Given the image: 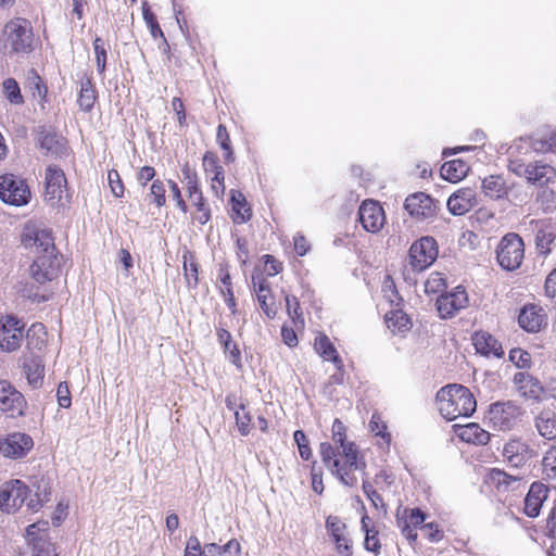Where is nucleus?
<instances>
[{
  "label": "nucleus",
  "instance_id": "nucleus-21",
  "mask_svg": "<svg viewBox=\"0 0 556 556\" xmlns=\"http://www.w3.org/2000/svg\"><path fill=\"white\" fill-rule=\"evenodd\" d=\"M534 455L530 445L520 439H511L503 447L504 459L514 468L525 466Z\"/></svg>",
  "mask_w": 556,
  "mask_h": 556
},
{
  "label": "nucleus",
  "instance_id": "nucleus-38",
  "mask_svg": "<svg viewBox=\"0 0 556 556\" xmlns=\"http://www.w3.org/2000/svg\"><path fill=\"white\" fill-rule=\"evenodd\" d=\"M204 556H240V543L232 539L224 545L216 543L205 544L203 547Z\"/></svg>",
  "mask_w": 556,
  "mask_h": 556
},
{
  "label": "nucleus",
  "instance_id": "nucleus-26",
  "mask_svg": "<svg viewBox=\"0 0 556 556\" xmlns=\"http://www.w3.org/2000/svg\"><path fill=\"white\" fill-rule=\"evenodd\" d=\"M547 495L548 489L545 484L533 482L525 497V514L531 518L538 517Z\"/></svg>",
  "mask_w": 556,
  "mask_h": 556
},
{
  "label": "nucleus",
  "instance_id": "nucleus-48",
  "mask_svg": "<svg viewBox=\"0 0 556 556\" xmlns=\"http://www.w3.org/2000/svg\"><path fill=\"white\" fill-rule=\"evenodd\" d=\"M286 306L287 313L289 317L292 319L293 324L298 326L299 324H304L303 314L301 311L300 302L296 296L287 294L286 298Z\"/></svg>",
  "mask_w": 556,
  "mask_h": 556
},
{
  "label": "nucleus",
  "instance_id": "nucleus-33",
  "mask_svg": "<svg viewBox=\"0 0 556 556\" xmlns=\"http://www.w3.org/2000/svg\"><path fill=\"white\" fill-rule=\"evenodd\" d=\"M314 348L325 361L332 362L336 368H341L343 366V362L338 354L337 349L326 334H319L315 338Z\"/></svg>",
  "mask_w": 556,
  "mask_h": 556
},
{
  "label": "nucleus",
  "instance_id": "nucleus-16",
  "mask_svg": "<svg viewBox=\"0 0 556 556\" xmlns=\"http://www.w3.org/2000/svg\"><path fill=\"white\" fill-rule=\"evenodd\" d=\"M21 321L14 316H5L0 320V348L3 351L12 352L20 348L23 339Z\"/></svg>",
  "mask_w": 556,
  "mask_h": 556
},
{
  "label": "nucleus",
  "instance_id": "nucleus-6",
  "mask_svg": "<svg viewBox=\"0 0 556 556\" xmlns=\"http://www.w3.org/2000/svg\"><path fill=\"white\" fill-rule=\"evenodd\" d=\"M496 261L507 271L518 269L525 257V243L522 238L515 233H506L496 247Z\"/></svg>",
  "mask_w": 556,
  "mask_h": 556
},
{
  "label": "nucleus",
  "instance_id": "nucleus-5",
  "mask_svg": "<svg viewBox=\"0 0 556 556\" xmlns=\"http://www.w3.org/2000/svg\"><path fill=\"white\" fill-rule=\"evenodd\" d=\"M34 34L29 21L21 17L9 21L3 28V49L8 53H29L33 50Z\"/></svg>",
  "mask_w": 556,
  "mask_h": 556
},
{
  "label": "nucleus",
  "instance_id": "nucleus-41",
  "mask_svg": "<svg viewBox=\"0 0 556 556\" xmlns=\"http://www.w3.org/2000/svg\"><path fill=\"white\" fill-rule=\"evenodd\" d=\"M541 469L545 479L556 480V445H549L544 452Z\"/></svg>",
  "mask_w": 556,
  "mask_h": 556
},
{
  "label": "nucleus",
  "instance_id": "nucleus-1",
  "mask_svg": "<svg viewBox=\"0 0 556 556\" xmlns=\"http://www.w3.org/2000/svg\"><path fill=\"white\" fill-rule=\"evenodd\" d=\"M22 244L37 254L30 265V275L36 282L43 285L58 277L62 256L50 230L27 225L22 233Z\"/></svg>",
  "mask_w": 556,
  "mask_h": 556
},
{
  "label": "nucleus",
  "instance_id": "nucleus-35",
  "mask_svg": "<svg viewBox=\"0 0 556 556\" xmlns=\"http://www.w3.org/2000/svg\"><path fill=\"white\" fill-rule=\"evenodd\" d=\"M468 172V164L460 159L445 162L441 167L442 178L451 182H457L462 180L467 176Z\"/></svg>",
  "mask_w": 556,
  "mask_h": 556
},
{
  "label": "nucleus",
  "instance_id": "nucleus-10",
  "mask_svg": "<svg viewBox=\"0 0 556 556\" xmlns=\"http://www.w3.org/2000/svg\"><path fill=\"white\" fill-rule=\"evenodd\" d=\"M331 438L342 448L341 455L343 458H348L349 467L361 468V471L365 473L366 462L361 456L357 445L354 442L346 441V427L338 418L332 424Z\"/></svg>",
  "mask_w": 556,
  "mask_h": 556
},
{
  "label": "nucleus",
  "instance_id": "nucleus-3",
  "mask_svg": "<svg viewBox=\"0 0 556 556\" xmlns=\"http://www.w3.org/2000/svg\"><path fill=\"white\" fill-rule=\"evenodd\" d=\"M46 501L47 494L43 497L37 492L31 495L26 483L18 479L7 481L0 488V509L5 514H14L23 504L29 510L37 511Z\"/></svg>",
  "mask_w": 556,
  "mask_h": 556
},
{
  "label": "nucleus",
  "instance_id": "nucleus-60",
  "mask_svg": "<svg viewBox=\"0 0 556 556\" xmlns=\"http://www.w3.org/2000/svg\"><path fill=\"white\" fill-rule=\"evenodd\" d=\"M402 520H407L414 528L421 526L426 520V514L420 508H412L404 510Z\"/></svg>",
  "mask_w": 556,
  "mask_h": 556
},
{
  "label": "nucleus",
  "instance_id": "nucleus-23",
  "mask_svg": "<svg viewBox=\"0 0 556 556\" xmlns=\"http://www.w3.org/2000/svg\"><path fill=\"white\" fill-rule=\"evenodd\" d=\"M46 199L51 202H58L67 185L65 174L56 165H49L46 169Z\"/></svg>",
  "mask_w": 556,
  "mask_h": 556
},
{
  "label": "nucleus",
  "instance_id": "nucleus-61",
  "mask_svg": "<svg viewBox=\"0 0 556 556\" xmlns=\"http://www.w3.org/2000/svg\"><path fill=\"white\" fill-rule=\"evenodd\" d=\"M108 179H109V185H110V188H111L113 194L116 198L123 197L125 188H124V185H123V181L121 179L118 172L115 169L109 170Z\"/></svg>",
  "mask_w": 556,
  "mask_h": 556
},
{
  "label": "nucleus",
  "instance_id": "nucleus-44",
  "mask_svg": "<svg viewBox=\"0 0 556 556\" xmlns=\"http://www.w3.org/2000/svg\"><path fill=\"white\" fill-rule=\"evenodd\" d=\"M216 142L224 152L225 162L232 163L235 161V154L231 147L230 136L225 125L219 124L216 132Z\"/></svg>",
  "mask_w": 556,
  "mask_h": 556
},
{
  "label": "nucleus",
  "instance_id": "nucleus-50",
  "mask_svg": "<svg viewBox=\"0 0 556 556\" xmlns=\"http://www.w3.org/2000/svg\"><path fill=\"white\" fill-rule=\"evenodd\" d=\"M3 89L7 99L13 104H22L24 102L21 94L20 86L13 78H8L3 81Z\"/></svg>",
  "mask_w": 556,
  "mask_h": 556
},
{
  "label": "nucleus",
  "instance_id": "nucleus-32",
  "mask_svg": "<svg viewBox=\"0 0 556 556\" xmlns=\"http://www.w3.org/2000/svg\"><path fill=\"white\" fill-rule=\"evenodd\" d=\"M23 369L28 384L34 388H40L45 378V365L40 357L33 356L23 364Z\"/></svg>",
  "mask_w": 556,
  "mask_h": 556
},
{
  "label": "nucleus",
  "instance_id": "nucleus-43",
  "mask_svg": "<svg viewBox=\"0 0 556 556\" xmlns=\"http://www.w3.org/2000/svg\"><path fill=\"white\" fill-rule=\"evenodd\" d=\"M26 80L27 87L29 88V90H31L33 96L41 101H45L47 98L48 88L42 78L38 75L37 71L30 68L27 72Z\"/></svg>",
  "mask_w": 556,
  "mask_h": 556
},
{
  "label": "nucleus",
  "instance_id": "nucleus-34",
  "mask_svg": "<svg viewBox=\"0 0 556 556\" xmlns=\"http://www.w3.org/2000/svg\"><path fill=\"white\" fill-rule=\"evenodd\" d=\"M371 520L368 515H363L361 519V528L365 532L364 548L378 556L381 552V543L378 538V530L374 525H370Z\"/></svg>",
  "mask_w": 556,
  "mask_h": 556
},
{
  "label": "nucleus",
  "instance_id": "nucleus-64",
  "mask_svg": "<svg viewBox=\"0 0 556 556\" xmlns=\"http://www.w3.org/2000/svg\"><path fill=\"white\" fill-rule=\"evenodd\" d=\"M541 402L545 400H556V378H548L542 383Z\"/></svg>",
  "mask_w": 556,
  "mask_h": 556
},
{
  "label": "nucleus",
  "instance_id": "nucleus-29",
  "mask_svg": "<svg viewBox=\"0 0 556 556\" xmlns=\"http://www.w3.org/2000/svg\"><path fill=\"white\" fill-rule=\"evenodd\" d=\"M488 478L498 492L517 490L522 483V477L507 473L498 468H492Z\"/></svg>",
  "mask_w": 556,
  "mask_h": 556
},
{
  "label": "nucleus",
  "instance_id": "nucleus-13",
  "mask_svg": "<svg viewBox=\"0 0 556 556\" xmlns=\"http://www.w3.org/2000/svg\"><path fill=\"white\" fill-rule=\"evenodd\" d=\"M404 207L416 220L424 222L435 216L438 204L430 195L416 192L406 198Z\"/></svg>",
  "mask_w": 556,
  "mask_h": 556
},
{
  "label": "nucleus",
  "instance_id": "nucleus-45",
  "mask_svg": "<svg viewBox=\"0 0 556 556\" xmlns=\"http://www.w3.org/2000/svg\"><path fill=\"white\" fill-rule=\"evenodd\" d=\"M49 529L48 521H38L29 525L26 528V538L27 540L35 546L36 543H39L41 540L47 539V531Z\"/></svg>",
  "mask_w": 556,
  "mask_h": 556
},
{
  "label": "nucleus",
  "instance_id": "nucleus-24",
  "mask_svg": "<svg viewBox=\"0 0 556 556\" xmlns=\"http://www.w3.org/2000/svg\"><path fill=\"white\" fill-rule=\"evenodd\" d=\"M513 381L525 399L536 403L541 402L542 382L536 377L525 371H518L514 375Z\"/></svg>",
  "mask_w": 556,
  "mask_h": 556
},
{
  "label": "nucleus",
  "instance_id": "nucleus-7",
  "mask_svg": "<svg viewBox=\"0 0 556 556\" xmlns=\"http://www.w3.org/2000/svg\"><path fill=\"white\" fill-rule=\"evenodd\" d=\"M319 454L324 465L342 484L350 488L357 484V478L354 472L356 470L361 471V468H350L348 458L341 462V459L338 458L337 450L329 442L320 443Z\"/></svg>",
  "mask_w": 556,
  "mask_h": 556
},
{
  "label": "nucleus",
  "instance_id": "nucleus-53",
  "mask_svg": "<svg viewBox=\"0 0 556 556\" xmlns=\"http://www.w3.org/2000/svg\"><path fill=\"white\" fill-rule=\"evenodd\" d=\"M184 270L187 283L189 287H195L198 285V264L194 262L192 256L188 260L187 255H184Z\"/></svg>",
  "mask_w": 556,
  "mask_h": 556
},
{
  "label": "nucleus",
  "instance_id": "nucleus-42",
  "mask_svg": "<svg viewBox=\"0 0 556 556\" xmlns=\"http://www.w3.org/2000/svg\"><path fill=\"white\" fill-rule=\"evenodd\" d=\"M386 324L392 332H404L410 327L408 316L402 311H392L386 315Z\"/></svg>",
  "mask_w": 556,
  "mask_h": 556
},
{
  "label": "nucleus",
  "instance_id": "nucleus-30",
  "mask_svg": "<svg viewBox=\"0 0 556 556\" xmlns=\"http://www.w3.org/2000/svg\"><path fill=\"white\" fill-rule=\"evenodd\" d=\"M252 281L262 311L268 318H275L277 309L273 303H268V300L270 299L269 283L266 281V279L254 276L252 277Z\"/></svg>",
  "mask_w": 556,
  "mask_h": 556
},
{
  "label": "nucleus",
  "instance_id": "nucleus-12",
  "mask_svg": "<svg viewBox=\"0 0 556 556\" xmlns=\"http://www.w3.org/2000/svg\"><path fill=\"white\" fill-rule=\"evenodd\" d=\"M326 530L334 543L339 556H353V543L349 536L348 526L340 517L328 516L326 519Z\"/></svg>",
  "mask_w": 556,
  "mask_h": 556
},
{
  "label": "nucleus",
  "instance_id": "nucleus-36",
  "mask_svg": "<svg viewBox=\"0 0 556 556\" xmlns=\"http://www.w3.org/2000/svg\"><path fill=\"white\" fill-rule=\"evenodd\" d=\"M458 437L463 441L476 445H484L490 441V433L473 422L462 427Z\"/></svg>",
  "mask_w": 556,
  "mask_h": 556
},
{
  "label": "nucleus",
  "instance_id": "nucleus-17",
  "mask_svg": "<svg viewBox=\"0 0 556 556\" xmlns=\"http://www.w3.org/2000/svg\"><path fill=\"white\" fill-rule=\"evenodd\" d=\"M358 220L368 232H378L386 223L382 206L374 200H365L358 208Z\"/></svg>",
  "mask_w": 556,
  "mask_h": 556
},
{
  "label": "nucleus",
  "instance_id": "nucleus-11",
  "mask_svg": "<svg viewBox=\"0 0 556 556\" xmlns=\"http://www.w3.org/2000/svg\"><path fill=\"white\" fill-rule=\"evenodd\" d=\"M521 415V408L514 402H496L490 406L489 421L494 429L506 431L510 430L518 421Z\"/></svg>",
  "mask_w": 556,
  "mask_h": 556
},
{
  "label": "nucleus",
  "instance_id": "nucleus-40",
  "mask_svg": "<svg viewBox=\"0 0 556 556\" xmlns=\"http://www.w3.org/2000/svg\"><path fill=\"white\" fill-rule=\"evenodd\" d=\"M232 211L236 214V223H247L251 218V210L247 205L244 195L240 191L231 190Z\"/></svg>",
  "mask_w": 556,
  "mask_h": 556
},
{
  "label": "nucleus",
  "instance_id": "nucleus-52",
  "mask_svg": "<svg viewBox=\"0 0 556 556\" xmlns=\"http://www.w3.org/2000/svg\"><path fill=\"white\" fill-rule=\"evenodd\" d=\"M190 200L199 212V214L195 217L197 220L201 225L206 224L211 219V210H210L203 194L191 198Z\"/></svg>",
  "mask_w": 556,
  "mask_h": 556
},
{
  "label": "nucleus",
  "instance_id": "nucleus-14",
  "mask_svg": "<svg viewBox=\"0 0 556 556\" xmlns=\"http://www.w3.org/2000/svg\"><path fill=\"white\" fill-rule=\"evenodd\" d=\"M33 446V438L23 432L9 433L0 439V454L12 459L25 457Z\"/></svg>",
  "mask_w": 556,
  "mask_h": 556
},
{
  "label": "nucleus",
  "instance_id": "nucleus-59",
  "mask_svg": "<svg viewBox=\"0 0 556 556\" xmlns=\"http://www.w3.org/2000/svg\"><path fill=\"white\" fill-rule=\"evenodd\" d=\"M509 359L519 368H529L531 366V355L522 349L510 350Z\"/></svg>",
  "mask_w": 556,
  "mask_h": 556
},
{
  "label": "nucleus",
  "instance_id": "nucleus-19",
  "mask_svg": "<svg viewBox=\"0 0 556 556\" xmlns=\"http://www.w3.org/2000/svg\"><path fill=\"white\" fill-rule=\"evenodd\" d=\"M26 401L9 381L0 380V410L9 413L12 417L23 415Z\"/></svg>",
  "mask_w": 556,
  "mask_h": 556
},
{
  "label": "nucleus",
  "instance_id": "nucleus-54",
  "mask_svg": "<svg viewBox=\"0 0 556 556\" xmlns=\"http://www.w3.org/2000/svg\"><path fill=\"white\" fill-rule=\"evenodd\" d=\"M555 240V235L551 230L540 229L535 236V243L539 251L543 254L551 252L549 245Z\"/></svg>",
  "mask_w": 556,
  "mask_h": 556
},
{
  "label": "nucleus",
  "instance_id": "nucleus-22",
  "mask_svg": "<svg viewBox=\"0 0 556 556\" xmlns=\"http://www.w3.org/2000/svg\"><path fill=\"white\" fill-rule=\"evenodd\" d=\"M518 324L527 332H539L547 325L546 314L541 306L527 304L520 309Z\"/></svg>",
  "mask_w": 556,
  "mask_h": 556
},
{
  "label": "nucleus",
  "instance_id": "nucleus-63",
  "mask_svg": "<svg viewBox=\"0 0 556 556\" xmlns=\"http://www.w3.org/2000/svg\"><path fill=\"white\" fill-rule=\"evenodd\" d=\"M31 556H58L54 545L49 540H41L33 546Z\"/></svg>",
  "mask_w": 556,
  "mask_h": 556
},
{
  "label": "nucleus",
  "instance_id": "nucleus-47",
  "mask_svg": "<svg viewBox=\"0 0 556 556\" xmlns=\"http://www.w3.org/2000/svg\"><path fill=\"white\" fill-rule=\"evenodd\" d=\"M535 201L543 210L551 211L555 208V191L554 186L539 187Z\"/></svg>",
  "mask_w": 556,
  "mask_h": 556
},
{
  "label": "nucleus",
  "instance_id": "nucleus-27",
  "mask_svg": "<svg viewBox=\"0 0 556 556\" xmlns=\"http://www.w3.org/2000/svg\"><path fill=\"white\" fill-rule=\"evenodd\" d=\"M476 351L484 356L502 357L504 351L502 344L489 332L478 331L472 336Z\"/></svg>",
  "mask_w": 556,
  "mask_h": 556
},
{
  "label": "nucleus",
  "instance_id": "nucleus-56",
  "mask_svg": "<svg viewBox=\"0 0 556 556\" xmlns=\"http://www.w3.org/2000/svg\"><path fill=\"white\" fill-rule=\"evenodd\" d=\"M370 431L376 435H380L387 445L391 442V435L387 432V425L381 420L378 414H372L371 419L369 421Z\"/></svg>",
  "mask_w": 556,
  "mask_h": 556
},
{
  "label": "nucleus",
  "instance_id": "nucleus-57",
  "mask_svg": "<svg viewBox=\"0 0 556 556\" xmlns=\"http://www.w3.org/2000/svg\"><path fill=\"white\" fill-rule=\"evenodd\" d=\"M235 418L239 432L242 435H248L250 433L251 416L250 413L245 412L243 404H240V410H236Z\"/></svg>",
  "mask_w": 556,
  "mask_h": 556
},
{
  "label": "nucleus",
  "instance_id": "nucleus-4",
  "mask_svg": "<svg viewBox=\"0 0 556 556\" xmlns=\"http://www.w3.org/2000/svg\"><path fill=\"white\" fill-rule=\"evenodd\" d=\"M507 168L516 176L525 178L528 184L538 188L556 186V169L543 161L526 163L519 157H510Z\"/></svg>",
  "mask_w": 556,
  "mask_h": 556
},
{
  "label": "nucleus",
  "instance_id": "nucleus-31",
  "mask_svg": "<svg viewBox=\"0 0 556 556\" xmlns=\"http://www.w3.org/2000/svg\"><path fill=\"white\" fill-rule=\"evenodd\" d=\"M539 434L546 440L556 439V413L552 409L541 410L534 418Z\"/></svg>",
  "mask_w": 556,
  "mask_h": 556
},
{
  "label": "nucleus",
  "instance_id": "nucleus-37",
  "mask_svg": "<svg viewBox=\"0 0 556 556\" xmlns=\"http://www.w3.org/2000/svg\"><path fill=\"white\" fill-rule=\"evenodd\" d=\"M142 16H143V20L148 26V28L150 29V34L151 36L156 39V38H162L163 39V45H164V53L168 54L169 53V50H170V47L164 36V33L162 30V28L160 27L159 25V22L155 17V15L152 13L151 9H150V5L148 3V1H143L142 2Z\"/></svg>",
  "mask_w": 556,
  "mask_h": 556
},
{
  "label": "nucleus",
  "instance_id": "nucleus-51",
  "mask_svg": "<svg viewBox=\"0 0 556 556\" xmlns=\"http://www.w3.org/2000/svg\"><path fill=\"white\" fill-rule=\"evenodd\" d=\"M446 287L445 279L440 273H432L425 281V292L427 294L439 293Z\"/></svg>",
  "mask_w": 556,
  "mask_h": 556
},
{
  "label": "nucleus",
  "instance_id": "nucleus-9",
  "mask_svg": "<svg viewBox=\"0 0 556 556\" xmlns=\"http://www.w3.org/2000/svg\"><path fill=\"white\" fill-rule=\"evenodd\" d=\"M30 191L26 182L13 175L0 176V199L10 205L22 206L28 203Z\"/></svg>",
  "mask_w": 556,
  "mask_h": 556
},
{
  "label": "nucleus",
  "instance_id": "nucleus-55",
  "mask_svg": "<svg viewBox=\"0 0 556 556\" xmlns=\"http://www.w3.org/2000/svg\"><path fill=\"white\" fill-rule=\"evenodd\" d=\"M93 50L96 54V63L99 74H103L106 65V49L100 37L93 40Z\"/></svg>",
  "mask_w": 556,
  "mask_h": 556
},
{
  "label": "nucleus",
  "instance_id": "nucleus-20",
  "mask_svg": "<svg viewBox=\"0 0 556 556\" xmlns=\"http://www.w3.org/2000/svg\"><path fill=\"white\" fill-rule=\"evenodd\" d=\"M37 144L46 155L64 157L68 153L66 140L46 127H40L37 135Z\"/></svg>",
  "mask_w": 556,
  "mask_h": 556
},
{
  "label": "nucleus",
  "instance_id": "nucleus-58",
  "mask_svg": "<svg viewBox=\"0 0 556 556\" xmlns=\"http://www.w3.org/2000/svg\"><path fill=\"white\" fill-rule=\"evenodd\" d=\"M293 439L298 445L300 456L303 459L308 460L312 456V450L308 445L305 433L302 430H296L293 433Z\"/></svg>",
  "mask_w": 556,
  "mask_h": 556
},
{
  "label": "nucleus",
  "instance_id": "nucleus-28",
  "mask_svg": "<svg viewBox=\"0 0 556 556\" xmlns=\"http://www.w3.org/2000/svg\"><path fill=\"white\" fill-rule=\"evenodd\" d=\"M481 187L488 198L500 200L508 198L514 184L508 185L502 175H490L482 180Z\"/></svg>",
  "mask_w": 556,
  "mask_h": 556
},
{
  "label": "nucleus",
  "instance_id": "nucleus-39",
  "mask_svg": "<svg viewBox=\"0 0 556 556\" xmlns=\"http://www.w3.org/2000/svg\"><path fill=\"white\" fill-rule=\"evenodd\" d=\"M97 99L96 88L89 77H85L80 80V90L78 94V105L85 111L89 112L94 105Z\"/></svg>",
  "mask_w": 556,
  "mask_h": 556
},
{
  "label": "nucleus",
  "instance_id": "nucleus-15",
  "mask_svg": "<svg viewBox=\"0 0 556 556\" xmlns=\"http://www.w3.org/2000/svg\"><path fill=\"white\" fill-rule=\"evenodd\" d=\"M510 155H514L515 152L526 153L529 150H533L538 153H548L556 151V132L555 131H546L535 137L530 138H520L510 147Z\"/></svg>",
  "mask_w": 556,
  "mask_h": 556
},
{
  "label": "nucleus",
  "instance_id": "nucleus-46",
  "mask_svg": "<svg viewBox=\"0 0 556 556\" xmlns=\"http://www.w3.org/2000/svg\"><path fill=\"white\" fill-rule=\"evenodd\" d=\"M166 188L164 181L161 179H154L150 186V192L148 198L151 203L155 204L157 207H162L166 203Z\"/></svg>",
  "mask_w": 556,
  "mask_h": 556
},
{
  "label": "nucleus",
  "instance_id": "nucleus-8",
  "mask_svg": "<svg viewBox=\"0 0 556 556\" xmlns=\"http://www.w3.org/2000/svg\"><path fill=\"white\" fill-rule=\"evenodd\" d=\"M438 257V244L432 237H422L415 241L408 252L409 266L414 271L427 269Z\"/></svg>",
  "mask_w": 556,
  "mask_h": 556
},
{
  "label": "nucleus",
  "instance_id": "nucleus-62",
  "mask_svg": "<svg viewBox=\"0 0 556 556\" xmlns=\"http://www.w3.org/2000/svg\"><path fill=\"white\" fill-rule=\"evenodd\" d=\"M425 536L433 543L440 542L444 538L443 531L434 522H428L421 526Z\"/></svg>",
  "mask_w": 556,
  "mask_h": 556
},
{
  "label": "nucleus",
  "instance_id": "nucleus-2",
  "mask_svg": "<svg viewBox=\"0 0 556 556\" xmlns=\"http://www.w3.org/2000/svg\"><path fill=\"white\" fill-rule=\"evenodd\" d=\"M435 399L440 414L447 420L469 417L476 412L477 402L472 393L462 384H447L441 388Z\"/></svg>",
  "mask_w": 556,
  "mask_h": 556
},
{
  "label": "nucleus",
  "instance_id": "nucleus-25",
  "mask_svg": "<svg viewBox=\"0 0 556 556\" xmlns=\"http://www.w3.org/2000/svg\"><path fill=\"white\" fill-rule=\"evenodd\" d=\"M477 204L476 191L471 188H462L447 199V208L451 214L462 216Z\"/></svg>",
  "mask_w": 556,
  "mask_h": 556
},
{
  "label": "nucleus",
  "instance_id": "nucleus-18",
  "mask_svg": "<svg viewBox=\"0 0 556 556\" xmlns=\"http://www.w3.org/2000/svg\"><path fill=\"white\" fill-rule=\"evenodd\" d=\"M468 304L466 290L458 286L453 291L437 299V308L442 318H451Z\"/></svg>",
  "mask_w": 556,
  "mask_h": 556
},
{
  "label": "nucleus",
  "instance_id": "nucleus-49",
  "mask_svg": "<svg viewBox=\"0 0 556 556\" xmlns=\"http://www.w3.org/2000/svg\"><path fill=\"white\" fill-rule=\"evenodd\" d=\"M203 168L208 177L224 173V168L219 164L217 155L211 151L205 152L203 155Z\"/></svg>",
  "mask_w": 556,
  "mask_h": 556
}]
</instances>
